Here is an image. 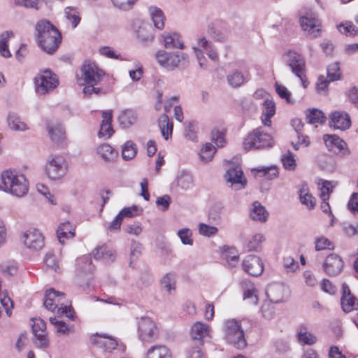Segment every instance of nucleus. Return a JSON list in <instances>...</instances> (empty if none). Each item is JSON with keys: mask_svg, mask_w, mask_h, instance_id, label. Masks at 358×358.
<instances>
[{"mask_svg": "<svg viewBox=\"0 0 358 358\" xmlns=\"http://www.w3.org/2000/svg\"><path fill=\"white\" fill-rule=\"evenodd\" d=\"M37 40L41 49L48 53L52 54L61 43L62 36L58 29L49 21H39L36 26Z\"/></svg>", "mask_w": 358, "mask_h": 358, "instance_id": "nucleus-1", "label": "nucleus"}, {"mask_svg": "<svg viewBox=\"0 0 358 358\" xmlns=\"http://www.w3.org/2000/svg\"><path fill=\"white\" fill-rule=\"evenodd\" d=\"M0 190L17 197H22L28 192L29 182L23 174L15 171L7 170L1 175Z\"/></svg>", "mask_w": 358, "mask_h": 358, "instance_id": "nucleus-2", "label": "nucleus"}, {"mask_svg": "<svg viewBox=\"0 0 358 358\" xmlns=\"http://www.w3.org/2000/svg\"><path fill=\"white\" fill-rule=\"evenodd\" d=\"M45 308L54 312L57 309L59 315H65L68 318L73 320L74 312L71 304L65 299V294L50 289L46 291L43 302Z\"/></svg>", "mask_w": 358, "mask_h": 358, "instance_id": "nucleus-3", "label": "nucleus"}, {"mask_svg": "<svg viewBox=\"0 0 358 358\" xmlns=\"http://www.w3.org/2000/svg\"><path fill=\"white\" fill-rule=\"evenodd\" d=\"M82 78L84 80L83 93L85 96H90L93 93L99 94L102 90L94 86L101 80L103 76V71L98 68L94 62L86 61L82 69Z\"/></svg>", "mask_w": 358, "mask_h": 358, "instance_id": "nucleus-4", "label": "nucleus"}, {"mask_svg": "<svg viewBox=\"0 0 358 358\" xmlns=\"http://www.w3.org/2000/svg\"><path fill=\"white\" fill-rule=\"evenodd\" d=\"M155 58L160 66L169 71L184 69L189 64L187 54L180 51L167 52L164 50H159L155 54Z\"/></svg>", "mask_w": 358, "mask_h": 358, "instance_id": "nucleus-5", "label": "nucleus"}, {"mask_svg": "<svg viewBox=\"0 0 358 358\" xmlns=\"http://www.w3.org/2000/svg\"><path fill=\"white\" fill-rule=\"evenodd\" d=\"M223 331L227 341L236 348L243 349L246 347L247 342L240 321L235 319L225 320Z\"/></svg>", "mask_w": 358, "mask_h": 358, "instance_id": "nucleus-6", "label": "nucleus"}, {"mask_svg": "<svg viewBox=\"0 0 358 358\" xmlns=\"http://www.w3.org/2000/svg\"><path fill=\"white\" fill-rule=\"evenodd\" d=\"M272 141L271 136L259 127L254 129L244 139L243 148L245 150H250L270 147Z\"/></svg>", "mask_w": 358, "mask_h": 358, "instance_id": "nucleus-7", "label": "nucleus"}, {"mask_svg": "<svg viewBox=\"0 0 358 358\" xmlns=\"http://www.w3.org/2000/svg\"><path fill=\"white\" fill-rule=\"evenodd\" d=\"M36 91L40 95H44L55 89L59 81L57 76L50 71H44L34 79Z\"/></svg>", "mask_w": 358, "mask_h": 358, "instance_id": "nucleus-8", "label": "nucleus"}, {"mask_svg": "<svg viewBox=\"0 0 358 358\" xmlns=\"http://www.w3.org/2000/svg\"><path fill=\"white\" fill-rule=\"evenodd\" d=\"M66 165L64 158L58 155H51L45 164V173L52 180H59L66 173Z\"/></svg>", "mask_w": 358, "mask_h": 358, "instance_id": "nucleus-9", "label": "nucleus"}, {"mask_svg": "<svg viewBox=\"0 0 358 358\" xmlns=\"http://www.w3.org/2000/svg\"><path fill=\"white\" fill-rule=\"evenodd\" d=\"M138 335L143 342H152L158 335L155 322L149 317H141L138 322Z\"/></svg>", "mask_w": 358, "mask_h": 358, "instance_id": "nucleus-10", "label": "nucleus"}, {"mask_svg": "<svg viewBox=\"0 0 358 358\" xmlns=\"http://www.w3.org/2000/svg\"><path fill=\"white\" fill-rule=\"evenodd\" d=\"M285 64L289 67L295 75H301L306 71V62L301 55L294 50H289L282 55Z\"/></svg>", "mask_w": 358, "mask_h": 358, "instance_id": "nucleus-11", "label": "nucleus"}, {"mask_svg": "<svg viewBox=\"0 0 358 358\" xmlns=\"http://www.w3.org/2000/svg\"><path fill=\"white\" fill-rule=\"evenodd\" d=\"M302 29L313 38L321 35V22L315 13L307 14L299 19Z\"/></svg>", "mask_w": 358, "mask_h": 358, "instance_id": "nucleus-12", "label": "nucleus"}, {"mask_svg": "<svg viewBox=\"0 0 358 358\" xmlns=\"http://www.w3.org/2000/svg\"><path fill=\"white\" fill-rule=\"evenodd\" d=\"M227 182L230 183V187L234 190H240L246 186L247 180L244 176L241 166L230 167L224 175Z\"/></svg>", "mask_w": 358, "mask_h": 358, "instance_id": "nucleus-13", "label": "nucleus"}, {"mask_svg": "<svg viewBox=\"0 0 358 358\" xmlns=\"http://www.w3.org/2000/svg\"><path fill=\"white\" fill-rule=\"evenodd\" d=\"M323 140L329 151L342 156L348 155L350 153L347 143L336 135L325 134Z\"/></svg>", "mask_w": 358, "mask_h": 358, "instance_id": "nucleus-14", "label": "nucleus"}, {"mask_svg": "<svg viewBox=\"0 0 358 358\" xmlns=\"http://www.w3.org/2000/svg\"><path fill=\"white\" fill-rule=\"evenodd\" d=\"M22 241L24 245L29 249L39 250L44 245V239L42 234L36 229H31L26 231L22 236Z\"/></svg>", "mask_w": 358, "mask_h": 358, "instance_id": "nucleus-15", "label": "nucleus"}, {"mask_svg": "<svg viewBox=\"0 0 358 358\" xmlns=\"http://www.w3.org/2000/svg\"><path fill=\"white\" fill-rule=\"evenodd\" d=\"M344 263L342 258L335 253H331L326 257L323 264V268L329 276H335L341 272Z\"/></svg>", "mask_w": 358, "mask_h": 358, "instance_id": "nucleus-16", "label": "nucleus"}, {"mask_svg": "<svg viewBox=\"0 0 358 358\" xmlns=\"http://www.w3.org/2000/svg\"><path fill=\"white\" fill-rule=\"evenodd\" d=\"M350 125V115L345 111H334L329 115V126L334 129L345 131Z\"/></svg>", "mask_w": 358, "mask_h": 358, "instance_id": "nucleus-17", "label": "nucleus"}, {"mask_svg": "<svg viewBox=\"0 0 358 358\" xmlns=\"http://www.w3.org/2000/svg\"><path fill=\"white\" fill-rule=\"evenodd\" d=\"M194 52H205L208 57L213 61H217L219 59L218 53L212 41L207 39L205 36H199L196 38V43L192 48Z\"/></svg>", "mask_w": 358, "mask_h": 358, "instance_id": "nucleus-18", "label": "nucleus"}, {"mask_svg": "<svg viewBox=\"0 0 358 358\" xmlns=\"http://www.w3.org/2000/svg\"><path fill=\"white\" fill-rule=\"evenodd\" d=\"M242 267L245 272L254 276L261 275L264 271L262 259L255 255H248L243 261Z\"/></svg>", "mask_w": 358, "mask_h": 358, "instance_id": "nucleus-19", "label": "nucleus"}, {"mask_svg": "<svg viewBox=\"0 0 358 358\" xmlns=\"http://www.w3.org/2000/svg\"><path fill=\"white\" fill-rule=\"evenodd\" d=\"M341 304L345 313H350L358 309V299L351 293L349 286L345 283L342 285Z\"/></svg>", "mask_w": 358, "mask_h": 358, "instance_id": "nucleus-20", "label": "nucleus"}, {"mask_svg": "<svg viewBox=\"0 0 358 358\" xmlns=\"http://www.w3.org/2000/svg\"><path fill=\"white\" fill-rule=\"evenodd\" d=\"M136 31L138 39L144 45H149L154 41V29L150 24L145 22H137Z\"/></svg>", "mask_w": 358, "mask_h": 358, "instance_id": "nucleus-21", "label": "nucleus"}, {"mask_svg": "<svg viewBox=\"0 0 358 358\" xmlns=\"http://www.w3.org/2000/svg\"><path fill=\"white\" fill-rule=\"evenodd\" d=\"M209 336V327L207 324L197 322L192 327L191 337L195 345H202L203 340Z\"/></svg>", "mask_w": 358, "mask_h": 358, "instance_id": "nucleus-22", "label": "nucleus"}, {"mask_svg": "<svg viewBox=\"0 0 358 358\" xmlns=\"http://www.w3.org/2000/svg\"><path fill=\"white\" fill-rule=\"evenodd\" d=\"M91 341L99 348L108 352L115 350L117 345V342L115 338L105 335L96 334L91 338Z\"/></svg>", "mask_w": 358, "mask_h": 358, "instance_id": "nucleus-23", "label": "nucleus"}, {"mask_svg": "<svg viewBox=\"0 0 358 358\" xmlns=\"http://www.w3.org/2000/svg\"><path fill=\"white\" fill-rule=\"evenodd\" d=\"M96 153L106 163H114L118 157L117 151L108 143L99 145L96 148Z\"/></svg>", "mask_w": 358, "mask_h": 358, "instance_id": "nucleus-24", "label": "nucleus"}, {"mask_svg": "<svg viewBox=\"0 0 358 358\" xmlns=\"http://www.w3.org/2000/svg\"><path fill=\"white\" fill-rule=\"evenodd\" d=\"M112 117V110L102 112L103 119L98 133L99 137L108 138L113 135Z\"/></svg>", "mask_w": 358, "mask_h": 358, "instance_id": "nucleus-25", "label": "nucleus"}, {"mask_svg": "<svg viewBox=\"0 0 358 358\" xmlns=\"http://www.w3.org/2000/svg\"><path fill=\"white\" fill-rule=\"evenodd\" d=\"M164 47L167 49L179 48L182 50L185 48L181 36L175 32H165L162 34Z\"/></svg>", "mask_w": 358, "mask_h": 358, "instance_id": "nucleus-26", "label": "nucleus"}, {"mask_svg": "<svg viewBox=\"0 0 358 358\" xmlns=\"http://www.w3.org/2000/svg\"><path fill=\"white\" fill-rule=\"evenodd\" d=\"M285 287L278 283L271 284L266 289V295L271 303L282 302L284 297Z\"/></svg>", "mask_w": 358, "mask_h": 358, "instance_id": "nucleus-27", "label": "nucleus"}, {"mask_svg": "<svg viewBox=\"0 0 358 358\" xmlns=\"http://www.w3.org/2000/svg\"><path fill=\"white\" fill-rule=\"evenodd\" d=\"M93 255L95 259H103L106 262H113L116 258L115 251L106 245L96 248L93 252Z\"/></svg>", "mask_w": 358, "mask_h": 358, "instance_id": "nucleus-28", "label": "nucleus"}, {"mask_svg": "<svg viewBox=\"0 0 358 358\" xmlns=\"http://www.w3.org/2000/svg\"><path fill=\"white\" fill-rule=\"evenodd\" d=\"M137 120L136 113L131 109H127L121 112L118 117V122L121 127L129 128Z\"/></svg>", "mask_w": 358, "mask_h": 358, "instance_id": "nucleus-29", "label": "nucleus"}, {"mask_svg": "<svg viewBox=\"0 0 358 358\" xmlns=\"http://www.w3.org/2000/svg\"><path fill=\"white\" fill-rule=\"evenodd\" d=\"M146 358H172V356L166 346L155 345L148 349Z\"/></svg>", "mask_w": 358, "mask_h": 358, "instance_id": "nucleus-30", "label": "nucleus"}, {"mask_svg": "<svg viewBox=\"0 0 358 358\" xmlns=\"http://www.w3.org/2000/svg\"><path fill=\"white\" fill-rule=\"evenodd\" d=\"M47 129L52 141L55 143H59L64 138L65 131L61 124L48 123Z\"/></svg>", "mask_w": 358, "mask_h": 358, "instance_id": "nucleus-31", "label": "nucleus"}, {"mask_svg": "<svg viewBox=\"0 0 358 358\" xmlns=\"http://www.w3.org/2000/svg\"><path fill=\"white\" fill-rule=\"evenodd\" d=\"M275 112V106L273 100L266 99L263 102L262 113L264 119L262 120L265 126H270L271 124V117H273Z\"/></svg>", "mask_w": 358, "mask_h": 358, "instance_id": "nucleus-32", "label": "nucleus"}, {"mask_svg": "<svg viewBox=\"0 0 358 358\" xmlns=\"http://www.w3.org/2000/svg\"><path fill=\"white\" fill-rule=\"evenodd\" d=\"M158 124L162 136L165 140H168L172 135L173 123L169 121L166 114H163L159 117Z\"/></svg>", "mask_w": 358, "mask_h": 358, "instance_id": "nucleus-33", "label": "nucleus"}, {"mask_svg": "<svg viewBox=\"0 0 358 358\" xmlns=\"http://www.w3.org/2000/svg\"><path fill=\"white\" fill-rule=\"evenodd\" d=\"M297 338L299 342L302 345H311L316 343L317 337L312 334L310 331H308L306 327H301L297 333Z\"/></svg>", "mask_w": 358, "mask_h": 358, "instance_id": "nucleus-34", "label": "nucleus"}, {"mask_svg": "<svg viewBox=\"0 0 358 358\" xmlns=\"http://www.w3.org/2000/svg\"><path fill=\"white\" fill-rule=\"evenodd\" d=\"M7 120L9 127L13 131H23L28 129L27 124L15 113H9Z\"/></svg>", "mask_w": 358, "mask_h": 358, "instance_id": "nucleus-35", "label": "nucleus"}, {"mask_svg": "<svg viewBox=\"0 0 358 358\" xmlns=\"http://www.w3.org/2000/svg\"><path fill=\"white\" fill-rule=\"evenodd\" d=\"M250 215L253 220L263 222L267 220L268 213L266 210L265 208L259 202H255Z\"/></svg>", "mask_w": 358, "mask_h": 358, "instance_id": "nucleus-36", "label": "nucleus"}, {"mask_svg": "<svg viewBox=\"0 0 358 358\" xmlns=\"http://www.w3.org/2000/svg\"><path fill=\"white\" fill-rule=\"evenodd\" d=\"M58 240L60 243H64L65 240L74 236V232L70 222H64L61 224L57 231Z\"/></svg>", "mask_w": 358, "mask_h": 358, "instance_id": "nucleus-37", "label": "nucleus"}, {"mask_svg": "<svg viewBox=\"0 0 358 358\" xmlns=\"http://www.w3.org/2000/svg\"><path fill=\"white\" fill-rule=\"evenodd\" d=\"M149 11L155 27L158 29H164L165 17L162 10L157 7L152 6Z\"/></svg>", "mask_w": 358, "mask_h": 358, "instance_id": "nucleus-38", "label": "nucleus"}, {"mask_svg": "<svg viewBox=\"0 0 358 358\" xmlns=\"http://www.w3.org/2000/svg\"><path fill=\"white\" fill-rule=\"evenodd\" d=\"M306 115L307 122L309 124H323L327 119L322 110L315 108L308 110Z\"/></svg>", "mask_w": 358, "mask_h": 358, "instance_id": "nucleus-39", "label": "nucleus"}, {"mask_svg": "<svg viewBox=\"0 0 358 358\" xmlns=\"http://www.w3.org/2000/svg\"><path fill=\"white\" fill-rule=\"evenodd\" d=\"M176 183L182 189H189L193 186V177L189 173L182 171L176 178Z\"/></svg>", "mask_w": 358, "mask_h": 358, "instance_id": "nucleus-40", "label": "nucleus"}, {"mask_svg": "<svg viewBox=\"0 0 358 358\" xmlns=\"http://www.w3.org/2000/svg\"><path fill=\"white\" fill-rule=\"evenodd\" d=\"M223 256L229 266L233 268L237 266L239 262V255L234 248H224Z\"/></svg>", "mask_w": 358, "mask_h": 358, "instance_id": "nucleus-41", "label": "nucleus"}, {"mask_svg": "<svg viewBox=\"0 0 358 358\" xmlns=\"http://www.w3.org/2000/svg\"><path fill=\"white\" fill-rule=\"evenodd\" d=\"M208 36L215 41L225 43L227 41V35L222 31L217 29L213 24H209L206 29Z\"/></svg>", "mask_w": 358, "mask_h": 358, "instance_id": "nucleus-42", "label": "nucleus"}, {"mask_svg": "<svg viewBox=\"0 0 358 358\" xmlns=\"http://www.w3.org/2000/svg\"><path fill=\"white\" fill-rule=\"evenodd\" d=\"M13 36L12 31H6L0 34V55L8 58L11 54L8 48V40Z\"/></svg>", "mask_w": 358, "mask_h": 358, "instance_id": "nucleus-43", "label": "nucleus"}, {"mask_svg": "<svg viewBox=\"0 0 358 358\" xmlns=\"http://www.w3.org/2000/svg\"><path fill=\"white\" fill-rule=\"evenodd\" d=\"M338 30L346 36L354 37L358 34V28L350 21H345L337 26Z\"/></svg>", "mask_w": 358, "mask_h": 358, "instance_id": "nucleus-44", "label": "nucleus"}, {"mask_svg": "<svg viewBox=\"0 0 358 358\" xmlns=\"http://www.w3.org/2000/svg\"><path fill=\"white\" fill-rule=\"evenodd\" d=\"M50 322L53 324L59 335H69L73 330V326H68L64 322L59 320L57 317H50Z\"/></svg>", "mask_w": 358, "mask_h": 358, "instance_id": "nucleus-45", "label": "nucleus"}, {"mask_svg": "<svg viewBox=\"0 0 358 358\" xmlns=\"http://www.w3.org/2000/svg\"><path fill=\"white\" fill-rule=\"evenodd\" d=\"M215 152V148L210 143H206L200 151L201 160L206 163L211 161Z\"/></svg>", "mask_w": 358, "mask_h": 358, "instance_id": "nucleus-46", "label": "nucleus"}, {"mask_svg": "<svg viewBox=\"0 0 358 358\" xmlns=\"http://www.w3.org/2000/svg\"><path fill=\"white\" fill-rule=\"evenodd\" d=\"M137 152L136 145L131 141H127L122 150V156L124 160L133 159Z\"/></svg>", "mask_w": 358, "mask_h": 358, "instance_id": "nucleus-47", "label": "nucleus"}, {"mask_svg": "<svg viewBox=\"0 0 358 358\" xmlns=\"http://www.w3.org/2000/svg\"><path fill=\"white\" fill-rule=\"evenodd\" d=\"M300 201L302 204L306 205L308 209H313L316 204V200L307 189L302 188L299 191Z\"/></svg>", "mask_w": 358, "mask_h": 358, "instance_id": "nucleus-48", "label": "nucleus"}, {"mask_svg": "<svg viewBox=\"0 0 358 358\" xmlns=\"http://www.w3.org/2000/svg\"><path fill=\"white\" fill-rule=\"evenodd\" d=\"M281 161L283 167L286 170L294 171L296 167V162L294 159V154L290 151L286 152L281 156Z\"/></svg>", "mask_w": 358, "mask_h": 358, "instance_id": "nucleus-49", "label": "nucleus"}, {"mask_svg": "<svg viewBox=\"0 0 358 358\" xmlns=\"http://www.w3.org/2000/svg\"><path fill=\"white\" fill-rule=\"evenodd\" d=\"M162 286L169 294L176 289V275L173 273L166 274L161 280Z\"/></svg>", "mask_w": 358, "mask_h": 358, "instance_id": "nucleus-50", "label": "nucleus"}, {"mask_svg": "<svg viewBox=\"0 0 358 358\" xmlns=\"http://www.w3.org/2000/svg\"><path fill=\"white\" fill-rule=\"evenodd\" d=\"M327 77L329 81H336L341 78V71L338 62H334L329 64L327 69Z\"/></svg>", "mask_w": 358, "mask_h": 358, "instance_id": "nucleus-51", "label": "nucleus"}, {"mask_svg": "<svg viewBox=\"0 0 358 358\" xmlns=\"http://www.w3.org/2000/svg\"><path fill=\"white\" fill-rule=\"evenodd\" d=\"M66 19H68L72 24L73 28L76 27L80 21L79 13L76 8L66 7L64 10Z\"/></svg>", "mask_w": 358, "mask_h": 358, "instance_id": "nucleus-52", "label": "nucleus"}, {"mask_svg": "<svg viewBox=\"0 0 358 358\" xmlns=\"http://www.w3.org/2000/svg\"><path fill=\"white\" fill-rule=\"evenodd\" d=\"M264 241V238L261 234L254 235L248 241V249L249 251H259L262 248V243Z\"/></svg>", "mask_w": 358, "mask_h": 358, "instance_id": "nucleus-53", "label": "nucleus"}, {"mask_svg": "<svg viewBox=\"0 0 358 358\" xmlns=\"http://www.w3.org/2000/svg\"><path fill=\"white\" fill-rule=\"evenodd\" d=\"M244 76L241 72L235 71L227 76L228 83L233 87H240L244 83Z\"/></svg>", "mask_w": 358, "mask_h": 358, "instance_id": "nucleus-54", "label": "nucleus"}, {"mask_svg": "<svg viewBox=\"0 0 358 358\" xmlns=\"http://www.w3.org/2000/svg\"><path fill=\"white\" fill-rule=\"evenodd\" d=\"M336 182L333 181H324L320 187V196L322 201H328L332 189L336 186Z\"/></svg>", "mask_w": 358, "mask_h": 358, "instance_id": "nucleus-55", "label": "nucleus"}, {"mask_svg": "<svg viewBox=\"0 0 358 358\" xmlns=\"http://www.w3.org/2000/svg\"><path fill=\"white\" fill-rule=\"evenodd\" d=\"M261 313L265 319H272L275 315V309L273 303L268 301H264L261 306Z\"/></svg>", "mask_w": 358, "mask_h": 358, "instance_id": "nucleus-56", "label": "nucleus"}, {"mask_svg": "<svg viewBox=\"0 0 358 358\" xmlns=\"http://www.w3.org/2000/svg\"><path fill=\"white\" fill-rule=\"evenodd\" d=\"M243 301L248 306H255L257 304L259 298L257 296V289H254L253 291L248 292H243Z\"/></svg>", "mask_w": 358, "mask_h": 358, "instance_id": "nucleus-57", "label": "nucleus"}, {"mask_svg": "<svg viewBox=\"0 0 358 358\" xmlns=\"http://www.w3.org/2000/svg\"><path fill=\"white\" fill-rule=\"evenodd\" d=\"M283 266L287 273H293L299 267V263L290 256L283 258Z\"/></svg>", "mask_w": 358, "mask_h": 358, "instance_id": "nucleus-58", "label": "nucleus"}, {"mask_svg": "<svg viewBox=\"0 0 358 358\" xmlns=\"http://www.w3.org/2000/svg\"><path fill=\"white\" fill-rule=\"evenodd\" d=\"M254 170L258 173H262V176H266L268 180H273L278 175L276 166L262 167L261 169H255Z\"/></svg>", "mask_w": 358, "mask_h": 358, "instance_id": "nucleus-59", "label": "nucleus"}, {"mask_svg": "<svg viewBox=\"0 0 358 358\" xmlns=\"http://www.w3.org/2000/svg\"><path fill=\"white\" fill-rule=\"evenodd\" d=\"M36 189H37V192L44 196V197L52 205H56L57 204V201L55 199V196L51 194V193L50 192L48 188L45 186L44 185H42V184H37L36 185Z\"/></svg>", "mask_w": 358, "mask_h": 358, "instance_id": "nucleus-60", "label": "nucleus"}, {"mask_svg": "<svg viewBox=\"0 0 358 358\" xmlns=\"http://www.w3.org/2000/svg\"><path fill=\"white\" fill-rule=\"evenodd\" d=\"M315 250H323L325 249H334V245L333 243L327 238L325 237H320L317 238L315 241Z\"/></svg>", "mask_w": 358, "mask_h": 358, "instance_id": "nucleus-61", "label": "nucleus"}, {"mask_svg": "<svg viewBox=\"0 0 358 358\" xmlns=\"http://www.w3.org/2000/svg\"><path fill=\"white\" fill-rule=\"evenodd\" d=\"M199 231L200 234L209 237L215 235L217 233L218 229L215 227L201 223L199 226Z\"/></svg>", "mask_w": 358, "mask_h": 358, "instance_id": "nucleus-62", "label": "nucleus"}, {"mask_svg": "<svg viewBox=\"0 0 358 358\" xmlns=\"http://www.w3.org/2000/svg\"><path fill=\"white\" fill-rule=\"evenodd\" d=\"M178 235L183 244L189 245L193 244L192 232L189 229L185 228L180 229L178 232Z\"/></svg>", "mask_w": 358, "mask_h": 358, "instance_id": "nucleus-63", "label": "nucleus"}, {"mask_svg": "<svg viewBox=\"0 0 358 358\" xmlns=\"http://www.w3.org/2000/svg\"><path fill=\"white\" fill-rule=\"evenodd\" d=\"M275 91L279 96L282 99H285L287 103H294V101L291 99L290 92L285 86L276 83Z\"/></svg>", "mask_w": 358, "mask_h": 358, "instance_id": "nucleus-64", "label": "nucleus"}]
</instances>
